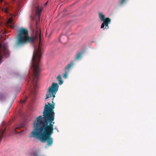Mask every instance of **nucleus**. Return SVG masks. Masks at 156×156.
<instances>
[{
    "label": "nucleus",
    "instance_id": "nucleus-1",
    "mask_svg": "<svg viewBox=\"0 0 156 156\" xmlns=\"http://www.w3.org/2000/svg\"><path fill=\"white\" fill-rule=\"evenodd\" d=\"M58 87L57 83H53L49 88L45 100L52 97V104L49 102L45 103L43 112V118L42 116L40 115L36 118L33 123V130L30 135V138L34 137L39 139L42 142H46V147L51 146L53 143L51 136L53 133V124L55 123L53 122L55 119V115L53 110L55 103L53 100Z\"/></svg>",
    "mask_w": 156,
    "mask_h": 156
},
{
    "label": "nucleus",
    "instance_id": "nucleus-2",
    "mask_svg": "<svg viewBox=\"0 0 156 156\" xmlns=\"http://www.w3.org/2000/svg\"><path fill=\"white\" fill-rule=\"evenodd\" d=\"M34 51L32 58V67L33 68V73L31 76L30 73L28 75L30 80L31 86H33V90H35L37 88V82L39 78V73L41 72L40 59L41 56V48L40 44L37 49L34 47Z\"/></svg>",
    "mask_w": 156,
    "mask_h": 156
},
{
    "label": "nucleus",
    "instance_id": "nucleus-3",
    "mask_svg": "<svg viewBox=\"0 0 156 156\" xmlns=\"http://www.w3.org/2000/svg\"><path fill=\"white\" fill-rule=\"evenodd\" d=\"M35 40L34 37L29 36L27 29L21 28L16 36V44L18 46H22L28 43L32 44Z\"/></svg>",
    "mask_w": 156,
    "mask_h": 156
},
{
    "label": "nucleus",
    "instance_id": "nucleus-4",
    "mask_svg": "<svg viewBox=\"0 0 156 156\" xmlns=\"http://www.w3.org/2000/svg\"><path fill=\"white\" fill-rule=\"evenodd\" d=\"M102 21H103V23H102L101 26V28H103L104 29H105V28L108 29L109 26H108V25L110 23V19L108 17H107Z\"/></svg>",
    "mask_w": 156,
    "mask_h": 156
},
{
    "label": "nucleus",
    "instance_id": "nucleus-5",
    "mask_svg": "<svg viewBox=\"0 0 156 156\" xmlns=\"http://www.w3.org/2000/svg\"><path fill=\"white\" fill-rule=\"evenodd\" d=\"M42 11V8L38 5L37 6L36 11V14L37 15L38 18H40V14Z\"/></svg>",
    "mask_w": 156,
    "mask_h": 156
},
{
    "label": "nucleus",
    "instance_id": "nucleus-6",
    "mask_svg": "<svg viewBox=\"0 0 156 156\" xmlns=\"http://www.w3.org/2000/svg\"><path fill=\"white\" fill-rule=\"evenodd\" d=\"M24 126H25V125L23 124H20V125H17L15 129V133H17V134L20 133L21 132H22L23 131L21 130L20 132H18L16 131V130L18 129H19L21 128L24 127Z\"/></svg>",
    "mask_w": 156,
    "mask_h": 156
},
{
    "label": "nucleus",
    "instance_id": "nucleus-7",
    "mask_svg": "<svg viewBox=\"0 0 156 156\" xmlns=\"http://www.w3.org/2000/svg\"><path fill=\"white\" fill-rule=\"evenodd\" d=\"M74 64V62L73 61H71L65 68V70L69 71V69L73 66Z\"/></svg>",
    "mask_w": 156,
    "mask_h": 156
},
{
    "label": "nucleus",
    "instance_id": "nucleus-8",
    "mask_svg": "<svg viewBox=\"0 0 156 156\" xmlns=\"http://www.w3.org/2000/svg\"><path fill=\"white\" fill-rule=\"evenodd\" d=\"M83 53V52H79L77 53V54L76 55V56L75 58V60H78L80 59L81 58V55Z\"/></svg>",
    "mask_w": 156,
    "mask_h": 156
},
{
    "label": "nucleus",
    "instance_id": "nucleus-9",
    "mask_svg": "<svg viewBox=\"0 0 156 156\" xmlns=\"http://www.w3.org/2000/svg\"><path fill=\"white\" fill-rule=\"evenodd\" d=\"M98 14L99 18L102 21L105 19L104 16L103 14H102L101 12H99L98 13Z\"/></svg>",
    "mask_w": 156,
    "mask_h": 156
},
{
    "label": "nucleus",
    "instance_id": "nucleus-10",
    "mask_svg": "<svg viewBox=\"0 0 156 156\" xmlns=\"http://www.w3.org/2000/svg\"><path fill=\"white\" fill-rule=\"evenodd\" d=\"M57 79L58 80V81H59V84L60 85L62 84L63 83V82L61 79V75H59L57 77Z\"/></svg>",
    "mask_w": 156,
    "mask_h": 156
},
{
    "label": "nucleus",
    "instance_id": "nucleus-11",
    "mask_svg": "<svg viewBox=\"0 0 156 156\" xmlns=\"http://www.w3.org/2000/svg\"><path fill=\"white\" fill-rule=\"evenodd\" d=\"M126 0H120L119 2L120 5H122L124 4L126 1Z\"/></svg>",
    "mask_w": 156,
    "mask_h": 156
},
{
    "label": "nucleus",
    "instance_id": "nucleus-12",
    "mask_svg": "<svg viewBox=\"0 0 156 156\" xmlns=\"http://www.w3.org/2000/svg\"><path fill=\"white\" fill-rule=\"evenodd\" d=\"M68 71H66L65 72V73L63 74V77L64 78H67V77L68 76L67 73H68Z\"/></svg>",
    "mask_w": 156,
    "mask_h": 156
},
{
    "label": "nucleus",
    "instance_id": "nucleus-13",
    "mask_svg": "<svg viewBox=\"0 0 156 156\" xmlns=\"http://www.w3.org/2000/svg\"><path fill=\"white\" fill-rule=\"evenodd\" d=\"M5 129L4 130H3V131H2V134L1 135H0V141H1V140L2 139V138L3 137V134L5 132Z\"/></svg>",
    "mask_w": 156,
    "mask_h": 156
},
{
    "label": "nucleus",
    "instance_id": "nucleus-14",
    "mask_svg": "<svg viewBox=\"0 0 156 156\" xmlns=\"http://www.w3.org/2000/svg\"><path fill=\"white\" fill-rule=\"evenodd\" d=\"M12 18H10L8 20L7 22V24L10 23H12Z\"/></svg>",
    "mask_w": 156,
    "mask_h": 156
},
{
    "label": "nucleus",
    "instance_id": "nucleus-15",
    "mask_svg": "<svg viewBox=\"0 0 156 156\" xmlns=\"http://www.w3.org/2000/svg\"><path fill=\"white\" fill-rule=\"evenodd\" d=\"M27 99V97H25V99H21V102L22 103H24L25 101Z\"/></svg>",
    "mask_w": 156,
    "mask_h": 156
},
{
    "label": "nucleus",
    "instance_id": "nucleus-16",
    "mask_svg": "<svg viewBox=\"0 0 156 156\" xmlns=\"http://www.w3.org/2000/svg\"><path fill=\"white\" fill-rule=\"evenodd\" d=\"M38 153L37 152H35L33 154L34 156H38Z\"/></svg>",
    "mask_w": 156,
    "mask_h": 156
},
{
    "label": "nucleus",
    "instance_id": "nucleus-17",
    "mask_svg": "<svg viewBox=\"0 0 156 156\" xmlns=\"http://www.w3.org/2000/svg\"><path fill=\"white\" fill-rule=\"evenodd\" d=\"M5 12H8V9H5Z\"/></svg>",
    "mask_w": 156,
    "mask_h": 156
},
{
    "label": "nucleus",
    "instance_id": "nucleus-18",
    "mask_svg": "<svg viewBox=\"0 0 156 156\" xmlns=\"http://www.w3.org/2000/svg\"><path fill=\"white\" fill-rule=\"evenodd\" d=\"M48 1H47V2H46L45 3V4H44V5H45V6H46V5H47V3H48Z\"/></svg>",
    "mask_w": 156,
    "mask_h": 156
},
{
    "label": "nucleus",
    "instance_id": "nucleus-19",
    "mask_svg": "<svg viewBox=\"0 0 156 156\" xmlns=\"http://www.w3.org/2000/svg\"><path fill=\"white\" fill-rule=\"evenodd\" d=\"M7 48H6V47H5V50H7Z\"/></svg>",
    "mask_w": 156,
    "mask_h": 156
}]
</instances>
